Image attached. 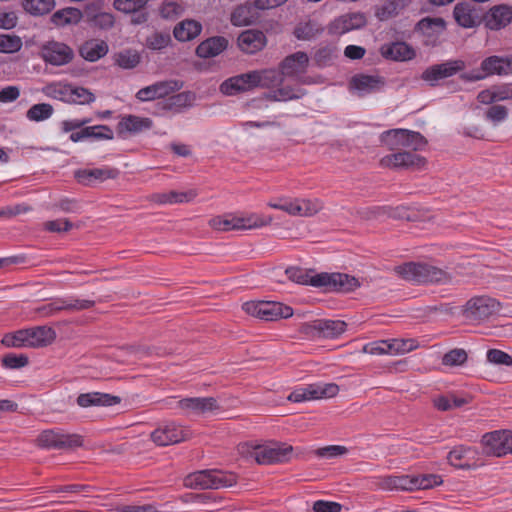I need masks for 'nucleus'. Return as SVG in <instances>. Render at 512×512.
Returning <instances> with one entry per match:
<instances>
[{"label": "nucleus", "mask_w": 512, "mask_h": 512, "mask_svg": "<svg viewBox=\"0 0 512 512\" xmlns=\"http://www.w3.org/2000/svg\"><path fill=\"white\" fill-rule=\"evenodd\" d=\"M43 93L48 97L68 102L69 85H63L61 83H51L43 88Z\"/></svg>", "instance_id": "58"}, {"label": "nucleus", "mask_w": 512, "mask_h": 512, "mask_svg": "<svg viewBox=\"0 0 512 512\" xmlns=\"http://www.w3.org/2000/svg\"><path fill=\"white\" fill-rule=\"evenodd\" d=\"M508 117V110L503 105H492L485 112V118L494 124L503 122Z\"/></svg>", "instance_id": "63"}, {"label": "nucleus", "mask_w": 512, "mask_h": 512, "mask_svg": "<svg viewBox=\"0 0 512 512\" xmlns=\"http://www.w3.org/2000/svg\"><path fill=\"white\" fill-rule=\"evenodd\" d=\"M38 446L45 449L68 450L81 447L83 438L78 434L63 433L61 430H44L37 437Z\"/></svg>", "instance_id": "9"}, {"label": "nucleus", "mask_w": 512, "mask_h": 512, "mask_svg": "<svg viewBox=\"0 0 512 512\" xmlns=\"http://www.w3.org/2000/svg\"><path fill=\"white\" fill-rule=\"evenodd\" d=\"M285 273L293 282L323 288L326 292L350 293L360 287V281L346 273L322 272L310 276L308 271L299 267H288Z\"/></svg>", "instance_id": "1"}, {"label": "nucleus", "mask_w": 512, "mask_h": 512, "mask_svg": "<svg viewBox=\"0 0 512 512\" xmlns=\"http://www.w3.org/2000/svg\"><path fill=\"white\" fill-rule=\"evenodd\" d=\"M171 43L168 32H154L146 38V46L151 50H162Z\"/></svg>", "instance_id": "57"}, {"label": "nucleus", "mask_w": 512, "mask_h": 512, "mask_svg": "<svg viewBox=\"0 0 512 512\" xmlns=\"http://www.w3.org/2000/svg\"><path fill=\"white\" fill-rule=\"evenodd\" d=\"M1 363L6 369H20L29 364V358L25 354L8 353L3 356Z\"/></svg>", "instance_id": "59"}, {"label": "nucleus", "mask_w": 512, "mask_h": 512, "mask_svg": "<svg viewBox=\"0 0 512 512\" xmlns=\"http://www.w3.org/2000/svg\"><path fill=\"white\" fill-rule=\"evenodd\" d=\"M202 31V25L195 20H183L178 23L174 30V37L180 42L190 41L196 38Z\"/></svg>", "instance_id": "39"}, {"label": "nucleus", "mask_w": 512, "mask_h": 512, "mask_svg": "<svg viewBox=\"0 0 512 512\" xmlns=\"http://www.w3.org/2000/svg\"><path fill=\"white\" fill-rule=\"evenodd\" d=\"M76 402L80 407L84 408L91 406H114L121 402V398L108 393L89 392L80 394Z\"/></svg>", "instance_id": "34"}, {"label": "nucleus", "mask_w": 512, "mask_h": 512, "mask_svg": "<svg viewBox=\"0 0 512 512\" xmlns=\"http://www.w3.org/2000/svg\"><path fill=\"white\" fill-rule=\"evenodd\" d=\"M242 309L263 321H278L293 315L292 307L275 301H249L242 305Z\"/></svg>", "instance_id": "7"}, {"label": "nucleus", "mask_w": 512, "mask_h": 512, "mask_svg": "<svg viewBox=\"0 0 512 512\" xmlns=\"http://www.w3.org/2000/svg\"><path fill=\"white\" fill-rule=\"evenodd\" d=\"M178 407L188 414L200 415L219 409L217 400L213 397H191L178 401Z\"/></svg>", "instance_id": "26"}, {"label": "nucleus", "mask_w": 512, "mask_h": 512, "mask_svg": "<svg viewBox=\"0 0 512 512\" xmlns=\"http://www.w3.org/2000/svg\"><path fill=\"white\" fill-rule=\"evenodd\" d=\"M337 55V48L332 45L319 47L313 55V60L318 67H327L332 64L333 59Z\"/></svg>", "instance_id": "51"}, {"label": "nucleus", "mask_w": 512, "mask_h": 512, "mask_svg": "<svg viewBox=\"0 0 512 512\" xmlns=\"http://www.w3.org/2000/svg\"><path fill=\"white\" fill-rule=\"evenodd\" d=\"M91 122V118H81V119H67L60 122V131L62 133H73L76 132L83 127H88V124Z\"/></svg>", "instance_id": "62"}, {"label": "nucleus", "mask_w": 512, "mask_h": 512, "mask_svg": "<svg viewBox=\"0 0 512 512\" xmlns=\"http://www.w3.org/2000/svg\"><path fill=\"white\" fill-rule=\"evenodd\" d=\"M1 343L7 348H29L26 329L6 333L3 336Z\"/></svg>", "instance_id": "50"}, {"label": "nucleus", "mask_w": 512, "mask_h": 512, "mask_svg": "<svg viewBox=\"0 0 512 512\" xmlns=\"http://www.w3.org/2000/svg\"><path fill=\"white\" fill-rule=\"evenodd\" d=\"M443 480L437 474L412 475V491L418 489H430L442 484Z\"/></svg>", "instance_id": "52"}, {"label": "nucleus", "mask_w": 512, "mask_h": 512, "mask_svg": "<svg viewBox=\"0 0 512 512\" xmlns=\"http://www.w3.org/2000/svg\"><path fill=\"white\" fill-rule=\"evenodd\" d=\"M467 358L468 355L464 349L455 348L443 355L442 364L449 367L461 366L467 361Z\"/></svg>", "instance_id": "55"}, {"label": "nucleus", "mask_w": 512, "mask_h": 512, "mask_svg": "<svg viewBox=\"0 0 512 512\" xmlns=\"http://www.w3.org/2000/svg\"><path fill=\"white\" fill-rule=\"evenodd\" d=\"M41 56L46 63L62 66L72 61L74 52L67 44L52 40L42 45Z\"/></svg>", "instance_id": "16"}, {"label": "nucleus", "mask_w": 512, "mask_h": 512, "mask_svg": "<svg viewBox=\"0 0 512 512\" xmlns=\"http://www.w3.org/2000/svg\"><path fill=\"white\" fill-rule=\"evenodd\" d=\"M424 157L411 151H402L386 155L381 159V165L391 168H421L425 165Z\"/></svg>", "instance_id": "20"}, {"label": "nucleus", "mask_w": 512, "mask_h": 512, "mask_svg": "<svg viewBox=\"0 0 512 512\" xmlns=\"http://www.w3.org/2000/svg\"><path fill=\"white\" fill-rule=\"evenodd\" d=\"M266 36L259 30H245L237 39L239 49L246 54H255L266 45Z\"/></svg>", "instance_id": "27"}, {"label": "nucleus", "mask_w": 512, "mask_h": 512, "mask_svg": "<svg viewBox=\"0 0 512 512\" xmlns=\"http://www.w3.org/2000/svg\"><path fill=\"white\" fill-rule=\"evenodd\" d=\"M29 348H41L50 345L56 338V332L48 326H36L26 329Z\"/></svg>", "instance_id": "33"}, {"label": "nucleus", "mask_w": 512, "mask_h": 512, "mask_svg": "<svg viewBox=\"0 0 512 512\" xmlns=\"http://www.w3.org/2000/svg\"><path fill=\"white\" fill-rule=\"evenodd\" d=\"M445 28L446 23L442 18L426 17L421 19L416 25V30L428 38L426 43L432 45H435L438 37L444 32Z\"/></svg>", "instance_id": "31"}, {"label": "nucleus", "mask_w": 512, "mask_h": 512, "mask_svg": "<svg viewBox=\"0 0 512 512\" xmlns=\"http://www.w3.org/2000/svg\"><path fill=\"white\" fill-rule=\"evenodd\" d=\"M153 122L148 117H139L136 115H126L121 118L117 124L119 135L124 133L137 134L152 128Z\"/></svg>", "instance_id": "32"}, {"label": "nucleus", "mask_w": 512, "mask_h": 512, "mask_svg": "<svg viewBox=\"0 0 512 512\" xmlns=\"http://www.w3.org/2000/svg\"><path fill=\"white\" fill-rule=\"evenodd\" d=\"M120 175L117 168L103 166L100 168H84L74 172V177L81 185L92 187L98 183H102L108 179H116Z\"/></svg>", "instance_id": "18"}, {"label": "nucleus", "mask_w": 512, "mask_h": 512, "mask_svg": "<svg viewBox=\"0 0 512 512\" xmlns=\"http://www.w3.org/2000/svg\"><path fill=\"white\" fill-rule=\"evenodd\" d=\"M255 6L251 4H241L235 7L230 16V21L234 26H248L255 20Z\"/></svg>", "instance_id": "41"}, {"label": "nucleus", "mask_w": 512, "mask_h": 512, "mask_svg": "<svg viewBox=\"0 0 512 512\" xmlns=\"http://www.w3.org/2000/svg\"><path fill=\"white\" fill-rule=\"evenodd\" d=\"M194 101L195 94L191 91L168 95L156 103V113L159 115H164L165 113L178 114L184 109L191 107Z\"/></svg>", "instance_id": "17"}, {"label": "nucleus", "mask_w": 512, "mask_h": 512, "mask_svg": "<svg viewBox=\"0 0 512 512\" xmlns=\"http://www.w3.org/2000/svg\"><path fill=\"white\" fill-rule=\"evenodd\" d=\"M367 23L364 13H347L334 19L327 27L330 35L340 36L352 30L360 29Z\"/></svg>", "instance_id": "19"}, {"label": "nucleus", "mask_w": 512, "mask_h": 512, "mask_svg": "<svg viewBox=\"0 0 512 512\" xmlns=\"http://www.w3.org/2000/svg\"><path fill=\"white\" fill-rule=\"evenodd\" d=\"M487 361L495 365L512 367V356L499 349H489L486 353Z\"/></svg>", "instance_id": "61"}, {"label": "nucleus", "mask_w": 512, "mask_h": 512, "mask_svg": "<svg viewBox=\"0 0 512 512\" xmlns=\"http://www.w3.org/2000/svg\"><path fill=\"white\" fill-rule=\"evenodd\" d=\"M403 7L404 3L402 0H388L376 7L375 16L380 21H386L396 17Z\"/></svg>", "instance_id": "46"}, {"label": "nucleus", "mask_w": 512, "mask_h": 512, "mask_svg": "<svg viewBox=\"0 0 512 512\" xmlns=\"http://www.w3.org/2000/svg\"><path fill=\"white\" fill-rule=\"evenodd\" d=\"M324 27L314 20L299 23L294 29V36L299 40H311L322 34Z\"/></svg>", "instance_id": "44"}, {"label": "nucleus", "mask_w": 512, "mask_h": 512, "mask_svg": "<svg viewBox=\"0 0 512 512\" xmlns=\"http://www.w3.org/2000/svg\"><path fill=\"white\" fill-rule=\"evenodd\" d=\"M390 354H403L418 347L416 339H391L389 340Z\"/></svg>", "instance_id": "56"}, {"label": "nucleus", "mask_w": 512, "mask_h": 512, "mask_svg": "<svg viewBox=\"0 0 512 512\" xmlns=\"http://www.w3.org/2000/svg\"><path fill=\"white\" fill-rule=\"evenodd\" d=\"M402 279L418 284L447 283L451 276L443 269L423 262H407L394 268Z\"/></svg>", "instance_id": "2"}, {"label": "nucleus", "mask_w": 512, "mask_h": 512, "mask_svg": "<svg viewBox=\"0 0 512 512\" xmlns=\"http://www.w3.org/2000/svg\"><path fill=\"white\" fill-rule=\"evenodd\" d=\"M351 84L359 91L370 93L380 90L384 86L385 81L383 77L378 75L360 74L352 78Z\"/></svg>", "instance_id": "40"}, {"label": "nucleus", "mask_w": 512, "mask_h": 512, "mask_svg": "<svg viewBox=\"0 0 512 512\" xmlns=\"http://www.w3.org/2000/svg\"><path fill=\"white\" fill-rule=\"evenodd\" d=\"M180 85L177 81H159L152 85L141 88L136 93V98L141 102L163 100L166 96L178 90Z\"/></svg>", "instance_id": "22"}, {"label": "nucleus", "mask_w": 512, "mask_h": 512, "mask_svg": "<svg viewBox=\"0 0 512 512\" xmlns=\"http://www.w3.org/2000/svg\"><path fill=\"white\" fill-rule=\"evenodd\" d=\"M191 431L173 421L160 424L152 433L151 440L158 446H168L186 441Z\"/></svg>", "instance_id": "11"}, {"label": "nucleus", "mask_w": 512, "mask_h": 512, "mask_svg": "<svg viewBox=\"0 0 512 512\" xmlns=\"http://www.w3.org/2000/svg\"><path fill=\"white\" fill-rule=\"evenodd\" d=\"M449 464L458 469L470 470L478 466V452L473 447L455 446L447 455Z\"/></svg>", "instance_id": "21"}, {"label": "nucleus", "mask_w": 512, "mask_h": 512, "mask_svg": "<svg viewBox=\"0 0 512 512\" xmlns=\"http://www.w3.org/2000/svg\"><path fill=\"white\" fill-rule=\"evenodd\" d=\"M63 300V308L66 311H82L87 310L95 305L94 300L88 299H76L73 297L62 298Z\"/></svg>", "instance_id": "60"}, {"label": "nucleus", "mask_w": 512, "mask_h": 512, "mask_svg": "<svg viewBox=\"0 0 512 512\" xmlns=\"http://www.w3.org/2000/svg\"><path fill=\"white\" fill-rule=\"evenodd\" d=\"M114 138L113 130L108 125H93L83 127L82 129L70 134L69 139L78 143L87 139L112 140Z\"/></svg>", "instance_id": "29"}, {"label": "nucleus", "mask_w": 512, "mask_h": 512, "mask_svg": "<svg viewBox=\"0 0 512 512\" xmlns=\"http://www.w3.org/2000/svg\"><path fill=\"white\" fill-rule=\"evenodd\" d=\"M23 9L33 16L48 14L55 7L54 0H23Z\"/></svg>", "instance_id": "47"}, {"label": "nucleus", "mask_w": 512, "mask_h": 512, "mask_svg": "<svg viewBox=\"0 0 512 512\" xmlns=\"http://www.w3.org/2000/svg\"><path fill=\"white\" fill-rule=\"evenodd\" d=\"M237 482V476L234 473L218 469L199 470L188 474L183 484L190 489H221L231 487Z\"/></svg>", "instance_id": "3"}, {"label": "nucleus", "mask_w": 512, "mask_h": 512, "mask_svg": "<svg viewBox=\"0 0 512 512\" xmlns=\"http://www.w3.org/2000/svg\"><path fill=\"white\" fill-rule=\"evenodd\" d=\"M465 67L466 64L461 59L448 60L429 66L422 72L420 78L430 86L435 87L440 80L456 75L463 71Z\"/></svg>", "instance_id": "14"}, {"label": "nucleus", "mask_w": 512, "mask_h": 512, "mask_svg": "<svg viewBox=\"0 0 512 512\" xmlns=\"http://www.w3.org/2000/svg\"><path fill=\"white\" fill-rule=\"evenodd\" d=\"M151 0H114L113 6L116 10L130 14V13H137L138 16L132 20L135 24H141L147 21L148 15L146 12H141L145 9L146 5Z\"/></svg>", "instance_id": "35"}, {"label": "nucleus", "mask_w": 512, "mask_h": 512, "mask_svg": "<svg viewBox=\"0 0 512 512\" xmlns=\"http://www.w3.org/2000/svg\"><path fill=\"white\" fill-rule=\"evenodd\" d=\"M109 47L104 40L90 39L79 48V54L89 62H95L108 53Z\"/></svg>", "instance_id": "36"}, {"label": "nucleus", "mask_w": 512, "mask_h": 512, "mask_svg": "<svg viewBox=\"0 0 512 512\" xmlns=\"http://www.w3.org/2000/svg\"><path fill=\"white\" fill-rule=\"evenodd\" d=\"M95 101V95L84 87H72L69 85L68 103L85 105Z\"/></svg>", "instance_id": "53"}, {"label": "nucleus", "mask_w": 512, "mask_h": 512, "mask_svg": "<svg viewBox=\"0 0 512 512\" xmlns=\"http://www.w3.org/2000/svg\"><path fill=\"white\" fill-rule=\"evenodd\" d=\"M484 27L490 31H500L512 23V6L509 4H497L490 7L482 15Z\"/></svg>", "instance_id": "15"}, {"label": "nucleus", "mask_w": 512, "mask_h": 512, "mask_svg": "<svg viewBox=\"0 0 512 512\" xmlns=\"http://www.w3.org/2000/svg\"><path fill=\"white\" fill-rule=\"evenodd\" d=\"M254 79L252 71L229 77L220 84L219 91L226 96H235L253 90Z\"/></svg>", "instance_id": "23"}, {"label": "nucleus", "mask_w": 512, "mask_h": 512, "mask_svg": "<svg viewBox=\"0 0 512 512\" xmlns=\"http://www.w3.org/2000/svg\"><path fill=\"white\" fill-rule=\"evenodd\" d=\"M115 64L122 69H133L141 61V56L136 50L124 49L114 55Z\"/></svg>", "instance_id": "48"}, {"label": "nucleus", "mask_w": 512, "mask_h": 512, "mask_svg": "<svg viewBox=\"0 0 512 512\" xmlns=\"http://www.w3.org/2000/svg\"><path fill=\"white\" fill-rule=\"evenodd\" d=\"M309 58L305 52L298 51L285 57L280 63V71L284 77H297L306 72Z\"/></svg>", "instance_id": "25"}, {"label": "nucleus", "mask_w": 512, "mask_h": 512, "mask_svg": "<svg viewBox=\"0 0 512 512\" xmlns=\"http://www.w3.org/2000/svg\"><path fill=\"white\" fill-rule=\"evenodd\" d=\"M481 443L489 456L502 457L512 453V432L496 430L482 436Z\"/></svg>", "instance_id": "13"}, {"label": "nucleus", "mask_w": 512, "mask_h": 512, "mask_svg": "<svg viewBox=\"0 0 512 512\" xmlns=\"http://www.w3.org/2000/svg\"><path fill=\"white\" fill-rule=\"evenodd\" d=\"M509 74H512V56L493 55L481 62L480 69L464 72L460 75V79L465 82H476L492 75Z\"/></svg>", "instance_id": "5"}, {"label": "nucleus", "mask_w": 512, "mask_h": 512, "mask_svg": "<svg viewBox=\"0 0 512 512\" xmlns=\"http://www.w3.org/2000/svg\"><path fill=\"white\" fill-rule=\"evenodd\" d=\"M500 309V303L488 296H476L468 300L464 306L463 315L470 321L488 319Z\"/></svg>", "instance_id": "10"}, {"label": "nucleus", "mask_w": 512, "mask_h": 512, "mask_svg": "<svg viewBox=\"0 0 512 512\" xmlns=\"http://www.w3.org/2000/svg\"><path fill=\"white\" fill-rule=\"evenodd\" d=\"M23 42L15 34H0V53L12 54L21 50Z\"/></svg>", "instance_id": "54"}, {"label": "nucleus", "mask_w": 512, "mask_h": 512, "mask_svg": "<svg viewBox=\"0 0 512 512\" xmlns=\"http://www.w3.org/2000/svg\"><path fill=\"white\" fill-rule=\"evenodd\" d=\"M320 337L337 338L345 332L346 322L342 320L319 319Z\"/></svg>", "instance_id": "43"}, {"label": "nucleus", "mask_w": 512, "mask_h": 512, "mask_svg": "<svg viewBox=\"0 0 512 512\" xmlns=\"http://www.w3.org/2000/svg\"><path fill=\"white\" fill-rule=\"evenodd\" d=\"M82 18V13L77 8H65L56 11L51 16V22L56 26H65L67 24H76Z\"/></svg>", "instance_id": "45"}, {"label": "nucleus", "mask_w": 512, "mask_h": 512, "mask_svg": "<svg viewBox=\"0 0 512 512\" xmlns=\"http://www.w3.org/2000/svg\"><path fill=\"white\" fill-rule=\"evenodd\" d=\"M381 138L382 142L391 151H398L402 149L419 151L423 150L427 145V140L420 132L408 129H391L385 131Z\"/></svg>", "instance_id": "6"}, {"label": "nucleus", "mask_w": 512, "mask_h": 512, "mask_svg": "<svg viewBox=\"0 0 512 512\" xmlns=\"http://www.w3.org/2000/svg\"><path fill=\"white\" fill-rule=\"evenodd\" d=\"M302 95L303 93L301 89H297L292 86H284L264 93L263 98L274 102H285L289 100L299 99L302 97Z\"/></svg>", "instance_id": "42"}, {"label": "nucleus", "mask_w": 512, "mask_h": 512, "mask_svg": "<svg viewBox=\"0 0 512 512\" xmlns=\"http://www.w3.org/2000/svg\"><path fill=\"white\" fill-rule=\"evenodd\" d=\"M453 16L457 24L463 28H474L482 23L478 9L467 2H461L455 5Z\"/></svg>", "instance_id": "24"}, {"label": "nucleus", "mask_w": 512, "mask_h": 512, "mask_svg": "<svg viewBox=\"0 0 512 512\" xmlns=\"http://www.w3.org/2000/svg\"><path fill=\"white\" fill-rule=\"evenodd\" d=\"M252 75L254 76V86L255 88H273L280 85L283 82V75L281 71L275 69H263V70H253Z\"/></svg>", "instance_id": "38"}, {"label": "nucleus", "mask_w": 512, "mask_h": 512, "mask_svg": "<svg viewBox=\"0 0 512 512\" xmlns=\"http://www.w3.org/2000/svg\"><path fill=\"white\" fill-rule=\"evenodd\" d=\"M271 222L270 217L255 213L246 215L226 214L210 220V225L219 231L245 230L263 227Z\"/></svg>", "instance_id": "4"}, {"label": "nucleus", "mask_w": 512, "mask_h": 512, "mask_svg": "<svg viewBox=\"0 0 512 512\" xmlns=\"http://www.w3.org/2000/svg\"><path fill=\"white\" fill-rule=\"evenodd\" d=\"M376 485L382 490L412 491V475H388L379 477Z\"/></svg>", "instance_id": "37"}, {"label": "nucleus", "mask_w": 512, "mask_h": 512, "mask_svg": "<svg viewBox=\"0 0 512 512\" xmlns=\"http://www.w3.org/2000/svg\"><path fill=\"white\" fill-rule=\"evenodd\" d=\"M313 392L315 399L334 397L339 392L338 385L327 383L323 385L313 384Z\"/></svg>", "instance_id": "64"}, {"label": "nucleus", "mask_w": 512, "mask_h": 512, "mask_svg": "<svg viewBox=\"0 0 512 512\" xmlns=\"http://www.w3.org/2000/svg\"><path fill=\"white\" fill-rule=\"evenodd\" d=\"M229 41L224 36H213L203 40L195 50L198 57L203 59L220 55L228 48Z\"/></svg>", "instance_id": "30"}, {"label": "nucleus", "mask_w": 512, "mask_h": 512, "mask_svg": "<svg viewBox=\"0 0 512 512\" xmlns=\"http://www.w3.org/2000/svg\"><path fill=\"white\" fill-rule=\"evenodd\" d=\"M269 206L287 212L293 216L310 217L319 212L323 205L318 199H279L277 202L269 203Z\"/></svg>", "instance_id": "12"}, {"label": "nucleus", "mask_w": 512, "mask_h": 512, "mask_svg": "<svg viewBox=\"0 0 512 512\" xmlns=\"http://www.w3.org/2000/svg\"><path fill=\"white\" fill-rule=\"evenodd\" d=\"M54 113V108L49 103H38L32 105L26 112L28 120L40 122L49 119Z\"/></svg>", "instance_id": "49"}, {"label": "nucleus", "mask_w": 512, "mask_h": 512, "mask_svg": "<svg viewBox=\"0 0 512 512\" xmlns=\"http://www.w3.org/2000/svg\"><path fill=\"white\" fill-rule=\"evenodd\" d=\"M380 53L385 59L401 62L412 60L416 56L414 48L402 41L383 44Z\"/></svg>", "instance_id": "28"}, {"label": "nucleus", "mask_w": 512, "mask_h": 512, "mask_svg": "<svg viewBox=\"0 0 512 512\" xmlns=\"http://www.w3.org/2000/svg\"><path fill=\"white\" fill-rule=\"evenodd\" d=\"M293 447L285 443H269L258 445L252 452V457L260 465L285 463L292 457Z\"/></svg>", "instance_id": "8"}]
</instances>
